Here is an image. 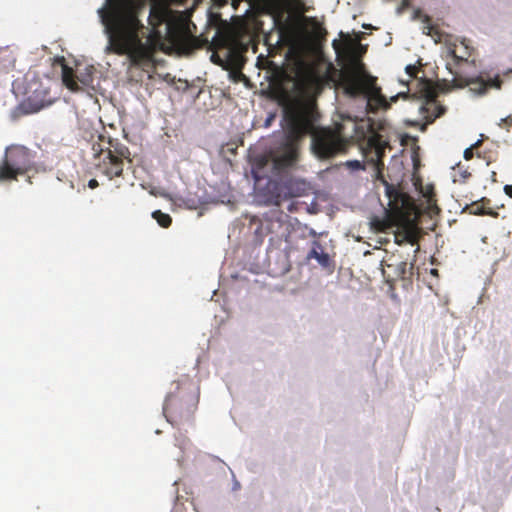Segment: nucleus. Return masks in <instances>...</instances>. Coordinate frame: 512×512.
I'll list each match as a JSON object with an SVG mask.
<instances>
[{
	"instance_id": "22",
	"label": "nucleus",
	"mask_w": 512,
	"mask_h": 512,
	"mask_svg": "<svg viewBox=\"0 0 512 512\" xmlns=\"http://www.w3.org/2000/svg\"><path fill=\"white\" fill-rule=\"evenodd\" d=\"M480 145V141H477L474 145H472L469 148H466L464 151V158L465 160H471L473 158V149L478 147Z\"/></svg>"
},
{
	"instance_id": "29",
	"label": "nucleus",
	"mask_w": 512,
	"mask_h": 512,
	"mask_svg": "<svg viewBox=\"0 0 512 512\" xmlns=\"http://www.w3.org/2000/svg\"><path fill=\"white\" fill-rule=\"evenodd\" d=\"M271 203H273L276 206H280V204H281V197H280V195L278 194V195L274 196L273 200L271 201Z\"/></svg>"
},
{
	"instance_id": "3",
	"label": "nucleus",
	"mask_w": 512,
	"mask_h": 512,
	"mask_svg": "<svg viewBox=\"0 0 512 512\" xmlns=\"http://www.w3.org/2000/svg\"><path fill=\"white\" fill-rule=\"evenodd\" d=\"M341 83L344 91L350 97L364 96L369 105L376 108L388 109L391 103L396 102L399 97L408 98L407 93H398L387 101L382 94L381 88L377 85V78L365 71L364 64L355 62L354 65L341 75Z\"/></svg>"
},
{
	"instance_id": "15",
	"label": "nucleus",
	"mask_w": 512,
	"mask_h": 512,
	"mask_svg": "<svg viewBox=\"0 0 512 512\" xmlns=\"http://www.w3.org/2000/svg\"><path fill=\"white\" fill-rule=\"evenodd\" d=\"M298 85L303 89H315L320 90L322 87V79L313 73L305 75L299 82Z\"/></svg>"
},
{
	"instance_id": "25",
	"label": "nucleus",
	"mask_w": 512,
	"mask_h": 512,
	"mask_svg": "<svg viewBox=\"0 0 512 512\" xmlns=\"http://www.w3.org/2000/svg\"><path fill=\"white\" fill-rule=\"evenodd\" d=\"M406 73L411 77V78H416L417 77V73H418V68L415 66V65H407L406 68Z\"/></svg>"
},
{
	"instance_id": "24",
	"label": "nucleus",
	"mask_w": 512,
	"mask_h": 512,
	"mask_svg": "<svg viewBox=\"0 0 512 512\" xmlns=\"http://www.w3.org/2000/svg\"><path fill=\"white\" fill-rule=\"evenodd\" d=\"M346 166L351 168L352 170L364 169V166L358 160L347 161Z\"/></svg>"
},
{
	"instance_id": "4",
	"label": "nucleus",
	"mask_w": 512,
	"mask_h": 512,
	"mask_svg": "<svg viewBox=\"0 0 512 512\" xmlns=\"http://www.w3.org/2000/svg\"><path fill=\"white\" fill-rule=\"evenodd\" d=\"M198 405V395L189 384L180 387L177 383L176 391L170 392L163 405V414L167 421L173 425H182L193 419Z\"/></svg>"
},
{
	"instance_id": "7",
	"label": "nucleus",
	"mask_w": 512,
	"mask_h": 512,
	"mask_svg": "<svg viewBox=\"0 0 512 512\" xmlns=\"http://www.w3.org/2000/svg\"><path fill=\"white\" fill-rule=\"evenodd\" d=\"M416 85L417 89L412 94V97L421 101L419 111L423 115L425 123L421 124L420 129L424 131L427 125L442 116L446 109L437 103L438 91L431 80H419Z\"/></svg>"
},
{
	"instance_id": "27",
	"label": "nucleus",
	"mask_w": 512,
	"mask_h": 512,
	"mask_svg": "<svg viewBox=\"0 0 512 512\" xmlns=\"http://www.w3.org/2000/svg\"><path fill=\"white\" fill-rule=\"evenodd\" d=\"M98 181L96 179H91L89 180L88 182V187L91 188V189H95L98 187Z\"/></svg>"
},
{
	"instance_id": "9",
	"label": "nucleus",
	"mask_w": 512,
	"mask_h": 512,
	"mask_svg": "<svg viewBox=\"0 0 512 512\" xmlns=\"http://www.w3.org/2000/svg\"><path fill=\"white\" fill-rule=\"evenodd\" d=\"M448 69L454 74L453 82L455 86L459 88L468 87L471 92L476 95H484L489 88L500 89L502 86V80L499 76L493 79L484 80L482 77L463 78L458 75L457 71H453L451 64L448 63Z\"/></svg>"
},
{
	"instance_id": "23",
	"label": "nucleus",
	"mask_w": 512,
	"mask_h": 512,
	"mask_svg": "<svg viewBox=\"0 0 512 512\" xmlns=\"http://www.w3.org/2000/svg\"><path fill=\"white\" fill-rule=\"evenodd\" d=\"M395 238H396V243L397 244H402L404 242H409V243H411L413 245L415 243V239L410 234H404L401 237V239L399 238V236H396Z\"/></svg>"
},
{
	"instance_id": "8",
	"label": "nucleus",
	"mask_w": 512,
	"mask_h": 512,
	"mask_svg": "<svg viewBox=\"0 0 512 512\" xmlns=\"http://www.w3.org/2000/svg\"><path fill=\"white\" fill-rule=\"evenodd\" d=\"M262 227L271 234V241H288L291 234V223L289 216L282 211L274 210L266 214Z\"/></svg>"
},
{
	"instance_id": "18",
	"label": "nucleus",
	"mask_w": 512,
	"mask_h": 512,
	"mask_svg": "<svg viewBox=\"0 0 512 512\" xmlns=\"http://www.w3.org/2000/svg\"><path fill=\"white\" fill-rule=\"evenodd\" d=\"M489 202L488 199L482 198L481 201L473 202L471 205L467 206L466 209L473 215H492V212L485 210V204Z\"/></svg>"
},
{
	"instance_id": "13",
	"label": "nucleus",
	"mask_w": 512,
	"mask_h": 512,
	"mask_svg": "<svg viewBox=\"0 0 512 512\" xmlns=\"http://www.w3.org/2000/svg\"><path fill=\"white\" fill-rule=\"evenodd\" d=\"M413 19L420 20L424 24L422 27L424 34L432 37L439 35L437 28L431 24V18L428 15L423 14L421 10L417 9L414 11Z\"/></svg>"
},
{
	"instance_id": "35",
	"label": "nucleus",
	"mask_w": 512,
	"mask_h": 512,
	"mask_svg": "<svg viewBox=\"0 0 512 512\" xmlns=\"http://www.w3.org/2000/svg\"><path fill=\"white\" fill-rule=\"evenodd\" d=\"M210 17H211V18H212V17H215V18H216V17H218V15L210 14Z\"/></svg>"
},
{
	"instance_id": "5",
	"label": "nucleus",
	"mask_w": 512,
	"mask_h": 512,
	"mask_svg": "<svg viewBox=\"0 0 512 512\" xmlns=\"http://www.w3.org/2000/svg\"><path fill=\"white\" fill-rule=\"evenodd\" d=\"M108 146L102 147L100 143L93 144L94 156L98 160L97 170L108 179L121 177L125 162L131 164V152L129 148L118 140H108Z\"/></svg>"
},
{
	"instance_id": "1",
	"label": "nucleus",
	"mask_w": 512,
	"mask_h": 512,
	"mask_svg": "<svg viewBox=\"0 0 512 512\" xmlns=\"http://www.w3.org/2000/svg\"><path fill=\"white\" fill-rule=\"evenodd\" d=\"M186 0H154L150 6L148 23L151 27L147 42H143L147 28L140 16L146 0H104L97 15L108 39L106 51L127 55L134 66L150 61L153 50L162 45L163 32L169 34L175 20L171 4L183 5Z\"/></svg>"
},
{
	"instance_id": "2",
	"label": "nucleus",
	"mask_w": 512,
	"mask_h": 512,
	"mask_svg": "<svg viewBox=\"0 0 512 512\" xmlns=\"http://www.w3.org/2000/svg\"><path fill=\"white\" fill-rule=\"evenodd\" d=\"M287 122L286 133L277 147L269 156L277 170L293 167L299 157V142L307 134H311V150L319 159H329L338 154L346 153L350 141L338 131L321 128L315 129V115L308 105L295 104L285 110Z\"/></svg>"
},
{
	"instance_id": "20",
	"label": "nucleus",
	"mask_w": 512,
	"mask_h": 512,
	"mask_svg": "<svg viewBox=\"0 0 512 512\" xmlns=\"http://www.w3.org/2000/svg\"><path fill=\"white\" fill-rule=\"evenodd\" d=\"M372 224L376 230L381 231V232H384L387 229L392 227V224L388 219H383V220L375 219V220H373Z\"/></svg>"
},
{
	"instance_id": "33",
	"label": "nucleus",
	"mask_w": 512,
	"mask_h": 512,
	"mask_svg": "<svg viewBox=\"0 0 512 512\" xmlns=\"http://www.w3.org/2000/svg\"><path fill=\"white\" fill-rule=\"evenodd\" d=\"M99 140H100L101 142H104V137L99 136Z\"/></svg>"
},
{
	"instance_id": "16",
	"label": "nucleus",
	"mask_w": 512,
	"mask_h": 512,
	"mask_svg": "<svg viewBox=\"0 0 512 512\" xmlns=\"http://www.w3.org/2000/svg\"><path fill=\"white\" fill-rule=\"evenodd\" d=\"M386 193L390 199V202L394 203L395 206H398V204L405 206L408 201V197L404 193L396 190L392 186L387 185Z\"/></svg>"
},
{
	"instance_id": "34",
	"label": "nucleus",
	"mask_w": 512,
	"mask_h": 512,
	"mask_svg": "<svg viewBox=\"0 0 512 512\" xmlns=\"http://www.w3.org/2000/svg\"><path fill=\"white\" fill-rule=\"evenodd\" d=\"M295 184H298V183H297V182H295ZM289 185H290V186L294 185V182H292V181H291V182H289Z\"/></svg>"
},
{
	"instance_id": "21",
	"label": "nucleus",
	"mask_w": 512,
	"mask_h": 512,
	"mask_svg": "<svg viewBox=\"0 0 512 512\" xmlns=\"http://www.w3.org/2000/svg\"><path fill=\"white\" fill-rule=\"evenodd\" d=\"M308 258L317 259L321 264H325L328 260V255L325 253H319L316 249H312L308 254Z\"/></svg>"
},
{
	"instance_id": "12",
	"label": "nucleus",
	"mask_w": 512,
	"mask_h": 512,
	"mask_svg": "<svg viewBox=\"0 0 512 512\" xmlns=\"http://www.w3.org/2000/svg\"><path fill=\"white\" fill-rule=\"evenodd\" d=\"M60 61L62 65V80L65 86L74 92L80 90V87L76 81V78H79L75 76L73 69L66 65L65 59L63 57L60 59Z\"/></svg>"
},
{
	"instance_id": "32",
	"label": "nucleus",
	"mask_w": 512,
	"mask_h": 512,
	"mask_svg": "<svg viewBox=\"0 0 512 512\" xmlns=\"http://www.w3.org/2000/svg\"><path fill=\"white\" fill-rule=\"evenodd\" d=\"M408 123H409L411 126H414V127H417L418 125H420V124H419V122H417V121H409Z\"/></svg>"
},
{
	"instance_id": "30",
	"label": "nucleus",
	"mask_w": 512,
	"mask_h": 512,
	"mask_svg": "<svg viewBox=\"0 0 512 512\" xmlns=\"http://www.w3.org/2000/svg\"><path fill=\"white\" fill-rule=\"evenodd\" d=\"M79 81H80L83 85H85V86H88V85H89V83H90V80H89V79H79Z\"/></svg>"
},
{
	"instance_id": "11",
	"label": "nucleus",
	"mask_w": 512,
	"mask_h": 512,
	"mask_svg": "<svg viewBox=\"0 0 512 512\" xmlns=\"http://www.w3.org/2000/svg\"><path fill=\"white\" fill-rule=\"evenodd\" d=\"M448 54L452 57L455 66L462 64H474L475 60L471 59L474 54V48L464 39L459 44L453 43L448 47Z\"/></svg>"
},
{
	"instance_id": "10",
	"label": "nucleus",
	"mask_w": 512,
	"mask_h": 512,
	"mask_svg": "<svg viewBox=\"0 0 512 512\" xmlns=\"http://www.w3.org/2000/svg\"><path fill=\"white\" fill-rule=\"evenodd\" d=\"M387 147L388 142L383 139L382 135L373 134L368 138L366 146L363 148V155L368 162L379 167V165H383L382 159Z\"/></svg>"
},
{
	"instance_id": "26",
	"label": "nucleus",
	"mask_w": 512,
	"mask_h": 512,
	"mask_svg": "<svg viewBox=\"0 0 512 512\" xmlns=\"http://www.w3.org/2000/svg\"><path fill=\"white\" fill-rule=\"evenodd\" d=\"M410 5V0H402L400 6L398 7V13H402L404 9H406Z\"/></svg>"
},
{
	"instance_id": "28",
	"label": "nucleus",
	"mask_w": 512,
	"mask_h": 512,
	"mask_svg": "<svg viewBox=\"0 0 512 512\" xmlns=\"http://www.w3.org/2000/svg\"><path fill=\"white\" fill-rule=\"evenodd\" d=\"M504 192L507 196L512 198V185H505L504 186Z\"/></svg>"
},
{
	"instance_id": "14",
	"label": "nucleus",
	"mask_w": 512,
	"mask_h": 512,
	"mask_svg": "<svg viewBox=\"0 0 512 512\" xmlns=\"http://www.w3.org/2000/svg\"><path fill=\"white\" fill-rule=\"evenodd\" d=\"M52 104L51 99L37 100L36 95L29 96L25 105L27 106V112L36 113Z\"/></svg>"
},
{
	"instance_id": "17",
	"label": "nucleus",
	"mask_w": 512,
	"mask_h": 512,
	"mask_svg": "<svg viewBox=\"0 0 512 512\" xmlns=\"http://www.w3.org/2000/svg\"><path fill=\"white\" fill-rule=\"evenodd\" d=\"M390 260H391V258L384 261L385 266L387 268H392L394 270V274L396 277L405 278V276L407 274L408 263L406 261H399L397 263H389Z\"/></svg>"
},
{
	"instance_id": "31",
	"label": "nucleus",
	"mask_w": 512,
	"mask_h": 512,
	"mask_svg": "<svg viewBox=\"0 0 512 512\" xmlns=\"http://www.w3.org/2000/svg\"><path fill=\"white\" fill-rule=\"evenodd\" d=\"M502 121L504 123H506V124H510V123H512V118L511 117H507V118L503 119Z\"/></svg>"
},
{
	"instance_id": "6",
	"label": "nucleus",
	"mask_w": 512,
	"mask_h": 512,
	"mask_svg": "<svg viewBox=\"0 0 512 512\" xmlns=\"http://www.w3.org/2000/svg\"><path fill=\"white\" fill-rule=\"evenodd\" d=\"M33 155L22 145H12L6 149L0 164V182L17 180L33 168Z\"/></svg>"
},
{
	"instance_id": "19",
	"label": "nucleus",
	"mask_w": 512,
	"mask_h": 512,
	"mask_svg": "<svg viewBox=\"0 0 512 512\" xmlns=\"http://www.w3.org/2000/svg\"><path fill=\"white\" fill-rule=\"evenodd\" d=\"M152 216L157 221V223L163 228H168L172 223L171 216L169 214L163 213L160 210L154 211Z\"/></svg>"
}]
</instances>
